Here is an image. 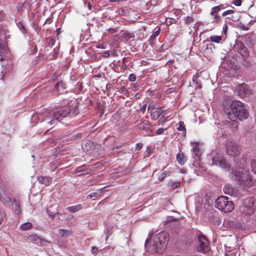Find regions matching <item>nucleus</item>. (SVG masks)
I'll list each match as a JSON object with an SVG mask.
<instances>
[{
    "label": "nucleus",
    "mask_w": 256,
    "mask_h": 256,
    "mask_svg": "<svg viewBox=\"0 0 256 256\" xmlns=\"http://www.w3.org/2000/svg\"><path fill=\"white\" fill-rule=\"evenodd\" d=\"M150 108H151V106L150 105H149L148 106V110H150Z\"/></svg>",
    "instance_id": "nucleus-62"
},
{
    "label": "nucleus",
    "mask_w": 256,
    "mask_h": 256,
    "mask_svg": "<svg viewBox=\"0 0 256 256\" xmlns=\"http://www.w3.org/2000/svg\"><path fill=\"white\" fill-rule=\"evenodd\" d=\"M128 80L131 82H134L136 80V76L134 74H131L128 76Z\"/></svg>",
    "instance_id": "nucleus-38"
},
{
    "label": "nucleus",
    "mask_w": 256,
    "mask_h": 256,
    "mask_svg": "<svg viewBox=\"0 0 256 256\" xmlns=\"http://www.w3.org/2000/svg\"><path fill=\"white\" fill-rule=\"evenodd\" d=\"M143 146L142 143H138L136 144V149L137 150H140Z\"/></svg>",
    "instance_id": "nucleus-47"
},
{
    "label": "nucleus",
    "mask_w": 256,
    "mask_h": 256,
    "mask_svg": "<svg viewBox=\"0 0 256 256\" xmlns=\"http://www.w3.org/2000/svg\"><path fill=\"white\" fill-rule=\"evenodd\" d=\"M72 234V231L70 230L60 229L58 230V234L61 238H66Z\"/></svg>",
    "instance_id": "nucleus-18"
},
{
    "label": "nucleus",
    "mask_w": 256,
    "mask_h": 256,
    "mask_svg": "<svg viewBox=\"0 0 256 256\" xmlns=\"http://www.w3.org/2000/svg\"><path fill=\"white\" fill-rule=\"evenodd\" d=\"M126 58H124L122 59V64H125V62H126Z\"/></svg>",
    "instance_id": "nucleus-59"
},
{
    "label": "nucleus",
    "mask_w": 256,
    "mask_h": 256,
    "mask_svg": "<svg viewBox=\"0 0 256 256\" xmlns=\"http://www.w3.org/2000/svg\"><path fill=\"white\" fill-rule=\"evenodd\" d=\"M176 160L181 165H183L187 160L186 158L184 156V154L182 152H179L176 154Z\"/></svg>",
    "instance_id": "nucleus-19"
},
{
    "label": "nucleus",
    "mask_w": 256,
    "mask_h": 256,
    "mask_svg": "<svg viewBox=\"0 0 256 256\" xmlns=\"http://www.w3.org/2000/svg\"><path fill=\"white\" fill-rule=\"evenodd\" d=\"M83 208H84V206H83L82 204H78L77 205L68 207L66 208V210L68 211H69L70 212L74 213V212H76L78 211L81 210Z\"/></svg>",
    "instance_id": "nucleus-20"
},
{
    "label": "nucleus",
    "mask_w": 256,
    "mask_h": 256,
    "mask_svg": "<svg viewBox=\"0 0 256 256\" xmlns=\"http://www.w3.org/2000/svg\"><path fill=\"white\" fill-rule=\"evenodd\" d=\"M168 241V232H162L156 234L152 238L146 240L145 246L153 252H162L166 250Z\"/></svg>",
    "instance_id": "nucleus-3"
},
{
    "label": "nucleus",
    "mask_w": 256,
    "mask_h": 256,
    "mask_svg": "<svg viewBox=\"0 0 256 256\" xmlns=\"http://www.w3.org/2000/svg\"><path fill=\"white\" fill-rule=\"evenodd\" d=\"M162 110L161 108H152L150 110V113L154 120L158 118L162 114Z\"/></svg>",
    "instance_id": "nucleus-17"
},
{
    "label": "nucleus",
    "mask_w": 256,
    "mask_h": 256,
    "mask_svg": "<svg viewBox=\"0 0 256 256\" xmlns=\"http://www.w3.org/2000/svg\"><path fill=\"white\" fill-rule=\"evenodd\" d=\"M192 151L193 156H194L197 157L200 156V148L197 146H194Z\"/></svg>",
    "instance_id": "nucleus-28"
},
{
    "label": "nucleus",
    "mask_w": 256,
    "mask_h": 256,
    "mask_svg": "<svg viewBox=\"0 0 256 256\" xmlns=\"http://www.w3.org/2000/svg\"><path fill=\"white\" fill-rule=\"evenodd\" d=\"M158 30L154 32V34L151 36L150 38L149 42L150 44H152L155 38L158 36L160 34V28H157Z\"/></svg>",
    "instance_id": "nucleus-24"
},
{
    "label": "nucleus",
    "mask_w": 256,
    "mask_h": 256,
    "mask_svg": "<svg viewBox=\"0 0 256 256\" xmlns=\"http://www.w3.org/2000/svg\"><path fill=\"white\" fill-rule=\"evenodd\" d=\"M164 129L162 128H160L156 130V133L158 134H161L164 132Z\"/></svg>",
    "instance_id": "nucleus-48"
},
{
    "label": "nucleus",
    "mask_w": 256,
    "mask_h": 256,
    "mask_svg": "<svg viewBox=\"0 0 256 256\" xmlns=\"http://www.w3.org/2000/svg\"><path fill=\"white\" fill-rule=\"evenodd\" d=\"M251 166L252 171L254 173H256V160H252L251 161Z\"/></svg>",
    "instance_id": "nucleus-36"
},
{
    "label": "nucleus",
    "mask_w": 256,
    "mask_h": 256,
    "mask_svg": "<svg viewBox=\"0 0 256 256\" xmlns=\"http://www.w3.org/2000/svg\"><path fill=\"white\" fill-rule=\"evenodd\" d=\"M114 70V72H118V66L116 65V64H114V66H113V68H112Z\"/></svg>",
    "instance_id": "nucleus-54"
},
{
    "label": "nucleus",
    "mask_w": 256,
    "mask_h": 256,
    "mask_svg": "<svg viewBox=\"0 0 256 256\" xmlns=\"http://www.w3.org/2000/svg\"><path fill=\"white\" fill-rule=\"evenodd\" d=\"M146 104H144L142 106L141 108H140V111L143 113L144 114L146 112Z\"/></svg>",
    "instance_id": "nucleus-50"
},
{
    "label": "nucleus",
    "mask_w": 256,
    "mask_h": 256,
    "mask_svg": "<svg viewBox=\"0 0 256 256\" xmlns=\"http://www.w3.org/2000/svg\"><path fill=\"white\" fill-rule=\"evenodd\" d=\"M224 8V4H221L219 6L212 8L210 14H212L214 13H218L220 10Z\"/></svg>",
    "instance_id": "nucleus-21"
},
{
    "label": "nucleus",
    "mask_w": 256,
    "mask_h": 256,
    "mask_svg": "<svg viewBox=\"0 0 256 256\" xmlns=\"http://www.w3.org/2000/svg\"><path fill=\"white\" fill-rule=\"evenodd\" d=\"M32 226V224L30 222H28L22 224L20 228L22 230H29Z\"/></svg>",
    "instance_id": "nucleus-29"
},
{
    "label": "nucleus",
    "mask_w": 256,
    "mask_h": 256,
    "mask_svg": "<svg viewBox=\"0 0 256 256\" xmlns=\"http://www.w3.org/2000/svg\"><path fill=\"white\" fill-rule=\"evenodd\" d=\"M223 224L227 228H238V224L237 222L230 219L224 220Z\"/></svg>",
    "instance_id": "nucleus-14"
},
{
    "label": "nucleus",
    "mask_w": 256,
    "mask_h": 256,
    "mask_svg": "<svg viewBox=\"0 0 256 256\" xmlns=\"http://www.w3.org/2000/svg\"><path fill=\"white\" fill-rule=\"evenodd\" d=\"M66 88V84L63 81H60L56 84L53 91L57 92L58 94H62V91Z\"/></svg>",
    "instance_id": "nucleus-13"
},
{
    "label": "nucleus",
    "mask_w": 256,
    "mask_h": 256,
    "mask_svg": "<svg viewBox=\"0 0 256 256\" xmlns=\"http://www.w3.org/2000/svg\"><path fill=\"white\" fill-rule=\"evenodd\" d=\"M196 84L198 85L196 86V88H202L201 86L199 85L197 82Z\"/></svg>",
    "instance_id": "nucleus-60"
},
{
    "label": "nucleus",
    "mask_w": 256,
    "mask_h": 256,
    "mask_svg": "<svg viewBox=\"0 0 256 256\" xmlns=\"http://www.w3.org/2000/svg\"><path fill=\"white\" fill-rule=\"evenodd\" d=\"M234 12V10H226V11L222 13V16H227L228 14H232Z\"/></svg>",
    "instance_id": "nucleus-42"
},
{
    "label": "nucleus",
    "mask_w": 256,
    "mask_h": 256,
    "mask_svg": "<svg viewBox=\"0 0 256 256\" xmlns=\"http://www.w3.org/2000/svg\"><path fill=\"white\" fill-rule=\"evenodd\" d=\"M212 16V22H218L220 20V16L218 15V13H214L212 14H210Z\"/></svg>",
    "instance_id": "nucleus-30"
},
{
    "label": "nucleus",
    "mask_w": 256,
    "mask_h": 256,
    "mask_svg": "<svg viewBox=\"0 0 256 256\" xmlns=\"http://www.w3.org/2000/svg\"><path fill=\"white\" fill-rule=\"evenodd\" d=\"M91 252L93 254L96 256L98 252V248L96 247V246L92 247V250H91Z\"/></svg>",
    "instance_id": "nucleus-41"
},
{
    "label": "nucleus",
    "mask_w": 256,
    "mask_h": 256,
    "mask_svg": "<svg viewBox=\"0 0 256 256\" xmlns=\"http://www.w3.org/2000/svg\"><path fill=\"white\" fill-rule=\"evenodd\" d=\"M122 38L127 41L133 37L132 34L128 32H124L121 36Z\"/></svg>",
    "instance_id": "nucleus-25"
},
{
    "label": "nucleus",
    "mask_w": 256,
    "mask_h": 256,
    "mask_svg": "<svg viewBox=\"0 0 256 256\" xmlns=\"http://www.w3.org/2000/svg\"><path fill=\"white\" fill-rule=\"evenodd\" d=\"M99 196V194L97 192H94L91 194H89L88 197L90 198H96Z\"/></svg>",
    "instance_id": "nucleus-43"
},
{
    "label": "nucleus",
    "mask_w": 256,
    "mask_h": 256,
    "mask_svg": "<svg viewBox=\"0 0 256 256\" xmlns=\"http://www.w3.org/2000/svg\"><path fill=\"white\" fill-rule=\"evenodd\" d=\"M228 26L226 25V24H225L224 26L223 27V28H222V32L226 34V32H227V29H228Z\"/></svg>",
    "instance_id": "nucleus-51"
},
{
    "label": "nucleus",
    "mask_w": 256,
    "mask_h": 256,
    "mask_svg": "<svg viewBox=\"0 0 256 256\" xmlns=\"http://www.w3.org/2000/svg\"><path fill=\"white\" fill-rule=\"evenodd\" d=\"M226 152L228 154L232 156H238L240 154L237 145L232 142L228 143L226 146Z\"/></svg>",
    "instance_id": "nucleus-10"
},
{
    "label": "nucleus",
    "mask_w": 256,
    "mask_h": 256,
    "mask_svg": "<svg viewBox=\"0 0 256 256\" xmlns=\"http://www.w3.org/2000/svg\"><path fill=\"white\" fill-rule=\"evenodd\" d=\"M37 180L40 184L46 186L51 184L52 178L47 176H39L37 177Z\"/></svg>",
    "instance_id": "nucleus-16"
},
{
    "label": "nucleus",
    "mask_w": 256,
    "mask_h": 256,
    "mask_svg": "<svg viewBox=\"0 0 256 256\" xmlns=\"http://www.w3.org/2000/svg\"><path fill=\"white\" fill-rule=\"evenodd\" d=\"M46 212L47 214H48V215L51 217L52 218H54L56 215L58 214L56 212H52L50 210L49 208H47L46 209Z\"/></svg>",
    "instance_id": "nucleus-35"
},
{
    "label": "nucleus",
    "mask_w": 256,
    "mask_h": 256,
    "mask_svg": "<svg viewBox=\"0 0 256 256\" xmlns=\"http://www.w3.org/2000/svg\"><path fill=\"white\" fill-rule=\"evenodd\" d=\"M26 240L36 244H40L42 242V239L36 234H32L27 236Z\"/></svg>",
    "instance_id": "nucleus-15"
},
{
    "label": "nucleus",
    "mask_w": 256,
    "mask_h": 256,
    "mask_svg": "<svg viewBox=\"0 0 256 256\" xmlns=\"http://www.w3.org/2000/svg\"><path fill=\"white\" fill-rule=\"evenodd\" d=\"M210 40L216 43H220L222 40V37L218 36H212L210 38Z\"/></svg>",
    "instance_id": "nucleus-22"
},
{
    "label": "nucleus",
    "mask_w": 256,
    "mask_h": 256,
    "mask_svg": "<svg viewBox=\"0 0 256 256\" xmlns=\"http://www.w3.org/2000/svg\"><path fill=\"white\" fill-rule=\"evenodd\" d=\"M224 194L232 196H236L238 194L237 189L233 188L230 184H226L224 188Z\"/></svg>",
    "instance_id": "nucleus-12"
},
{
    "label": "nucleus",
    "mask_w": 256,
    "mask_h": 256,
    "mask_svg": "<svg viewBox=\"0 0 256 256\" xmlns=\"http://www.w3.org/2000/svg\"><path fill=\"white\" fill-rule=\"evenodd\" d=\"M88 7L89 10H91L92 4L90 2L88 4Z\"/></svg>",
    "instance_id": "nucleus-56"
},
{
    "label": "nucleus",
    "mask_w": 256,
    "mask_h": 256,
    "mask_svg": "<svg viewBox=\"0 0 256 256\" xmlns=\"http://www.w3.org/2000/svg\"><path fill=\"white\" fill-rule=\"evenodd\" d=\"M122 68L125 69L126 68V66L124 64H122Z\"/></svg>",
    "instance_id": "nucleus-57"
},
{
    "label": "nucleus",
    "mask_w": 256,
    "mask_h": 256,
    "mask_svg": "<svg viewBox=\"0 0 256 256\" xmlns=\"http://www.w3.org/2000/svg\"><path fill=\"white\" fill-rule=\"evenodd\" d=\"M215 202L216 207L224 212H230L234 208V202L229 200L227 196H220L216 200Z\"/></svg>",
    "instance_id": "nucleus-5"
},
{
    "label": "nucleus",
    "mask_w": 256,
    "mask_h": 256,
    "mask_svg": "<svg viewBox=\"0 0 256 256\" xmlns=\"http://www.w3.org/2000/svg\"><path fill=\"white\" fill-rule=\"evenodd\" d=\"M240 28L241 29L244 30H248V27L247 26H246L244 24H242V26H240Z\"/></svg>",
    "instance_id": "nucleus-52"
},
{
    "label": "nucleus",
    "mask_w": 256,
    "mask_h": 256,
    "mask_svg": "<svg viewBox=\"0 0 256 256\" xmlns=\"http://www.w3.org/2000/svg\"><path fill=\"white\" fill-rule=\"evenodd\" d=\"M18 28H20V30H21V32H22V33H25L26 32V28H24V24H22V22H19L18 24Z\"/></svg>",
    "instance_id": "nucleus-34"
},
{
    "label": "nucleus",
    "mask_w": 256,
    "mask_h": 256,
    "mask_svg": "<svg viewBox=\"0 0 256 256\" xmlns=\"http://www.w3.org/2000/svg\"><path fill=\"white\" fill-rule=\"evenodd\" d=\"M178 130L179 131L182 132V134L184 135H185V134L186 133V128L184 126V124L183 122L180 121L179 122V125H178Z\"/></svg>",
    "instance_id": "nucleus-26"
},
{
    "label": "nucleus",
    "mask_w": 256,
    "mask_h": 256,
    "mask_svg": "<svg viewBox=\"0 0 256 256\" xmlns=\"http://www.w3.org/2000/svg\"><path fill=\"white\" fill-rule=\"evenodd\" d=\"M71 110L72 109L70 106H66L54 111L52 114H54V118H55L56 122H61L64 118L68 117Z\"/></svg>",
    "instance_id": "nucleus-7"
},
{
    "label": "nucleus",
    "mask_w": 256,
    "mask_h": 256,
    "mask_svg": "<svg viewBox=\"0 0 256 256\" xmlns=\"http://www.w3.org/2000/svg\"><path fill=\"white\" fill-rule=\"evenodd\" d=\"M149 127V124L148 121L142 122L138 125V128L142 130H146Z\"/></svg>",
    "instance_id": "nucleus-27"
},
{
    "label": "nucleus",
    "mask_w": 256,
    "mask_h": 256,
    "mask_svg": "<svg viewBox=\"0 0 256 256\" xmlns=\"http://www.w3.org/2000/svg\"><path fill=\"white\" fill-rule=\"evenodd\" d=\"M236 92L240 98H243L248 96L251 93V90L248 86L244 84L238 85L236 86Z\"/></svg>",
    "instance_id": "nucleus-9"
},
{
    "label": "nucleus",
    "mask_w": 256,
    "mask_h": 256,
    "mask_svg": "<svg viewBox=\"0 0 256 256\" xmlns=\"http://www.w3.org/2000/svg\"><path fill=\"white\" fill-rule=\"evenodd\" d=\"M76 171L78 172H84V167L82 166L77 168Z\"/></svg>",
    "instance_id": "nucleus-49"
},
{
    "label": "nucleus",
    "mask_w": 256,
    "mask_h": 256,
    "mask_svg": "<svg viewBox=\"0 0 256 256\" xmlns=\"http://www.w3.org/2000/svg\"><path fill=\"white\" fill-rule=\"evenodd\" d=\"M255 200L253 198H248L244 201L240 207V212L244 217L251 216L256 210Z\"/></svg>",
    "instance_id": "nucleus-4"
},
{
    "label": "nucleus",
    "mask_w": 256,
    "mask_h": 256,
    "mask_svg": "<svg viewBox=\"0 0 256 256\" xmlns=\"http://www.w3.org/2000/svg\"><path fill=\"white\" fill-rule=\"evenodd\" d=\"M82 136V133H78L76 134H74L72 135L71 137H70V140H76V139H78V138H81Z\"/></svg>",
    "instance_id": "nucleus-33"
},
{
    "label": "nucleus",
    "mask_w": 256,
    "mask_h": 256,
    "mask_svg": "<svg viewBox=\"0 0 256 256\" xmlns=\"http://www.w3.org/2000/svg\"><path fill=\"white\" fill-rule=\"evenodd\" d=\"M212 161L214 164L220 166L226 171L229 170L230 166L220 154H216L212 158Z\"/></svg>",
    "instance_id": "nucleus-8"
},
{
    "label": "nucleus",
    "mask_w": 256,
    "mask_h": 256,
    "mask_svg": "<svg viewBox=\"0 0 256 256\" xmlns=\"http://www.w3.org/2000/svg\"><path fill=\"white\" fill-rule=\"evenodd\" d=\"M14 205H15V210L16 211H17L18 213L20 212V203L15 200L14 201Z\"/></svg>",
    "instance_id": "nucleus-40"
},
{
    "label": "nucleus",
    "mask_w": 256,
    "mask_h": 256,
    "mask_svg": "<svg viewBox=\"0 0 256 256\" xmlns=\"http://www.w3.org/2000/svg\"><path fill=\"white\" fill-rule=\"evenodd\" d=\"M184 21H185V22L186 24H190V23L194 22V20L192 16H187L185 18H184Z\"/></svg>",
    "instance_id": "nucleus-32"
},
{
    "label": "nucleus",
    "mask_w": 256,
    "mask_h": 256,
    "mask_svg": "<svg viewBox=\"0 0 256 256\" xmlns=\"http://www.w3.org/2000/svg\"><path fill=\"white\" fill-rule=\"evenodd\" d=\"M52 18H48L46 20L45 23L50 24L52 23Z\"/></svg>",
    "instance_id": "nucleus-53"
},
{
    "label": "nucleus",
    "mask_w": 256,
    "mask_h": 256,
    "mask_svg": "<svg viewBox=\"0 0 256 256\" xmlns=\"http://www.w3.org/2000/svg\"><path fill=\"white\" fill-rule=\"evenodd\" d=\"M224 112L232 121V125L236 128L238 122L235 119L242 120L247 118L248 112L244 108L243 104L239 100H234L228 108H224Z\"/></svg>",
    "instance_id": "nucleus-2"
},
{
    "label": "nucleus",
    "mask_w": 256,
    "mask_h": 256,
    "mask_svg": "<svg viewBox=\"0 0 256 256\" xmlns=\"http://www.w3.org/2000/svg\"><path fill=\"white\" fill-rule=\"evenodd\" d=\"M43 120L46 122V123H50V126H46L47 130L44 132V134L47 133L49 130L52 128V126H54L57 124L55 118H54V114H52L46 115Z\"/></svg>",
    "instance_id": "nucleus-11"
},
{
    "label": "nucleus",
    "mask_w": 256,
    "mask_h": 256,
    "mask_svg": "<svg viewBox=\"0 0 256 256\" xmlns=\"http://www.w3.org/2000/svg\"><path fill=\"white\" fill-rule=\"evenodd\" d=\"M108 31L110 32L111 33H113L114 32V30L112 28H110L108 30Z\"/></svg>",
    "instance_id": "nucleus-58"
},
{
    "label": "nucleus",
    "mask_w": 256,
    "mask_h": 256,
    "mask_svg": "<svg viewBox=\"0 0 256 256\" xmlns=\"http://www.w3.org/2000/svg\"><path fill=\"white\" fill-rule=\"evenodd\" d=\"M180 186V182H174L172 185V187L173 188H176L179 187Z\"/></svg>",
    "instance_id": "nucleus-44"
},
{
    "label": "nucleus",
    "mask_w": 256,
    "mask_h": 256,
    "mask_svg": "<svg viewBox=\"0 0 256 256\" xmlns=\"http://www.w3.org/2000/svg\"><path fill=\"white\" fill-rule=\"evenodd\" d=\"M236 163V170H232L230 176L231 178L236 182L239 184H244L247 186H251L254 183L252 176L248 170L244 168V160L234 159Z\"/></svg>",
    "instance_id": "nucleus-1"
},
{
    "label": "nucleus",
    "mask_w": 256,
    "mask_h": 256,
    "mask_svg": "<svg viewBox=\"0 0 256 256\" xmlns=\"http://www.w3.org/2000/svg\"><path fill=\"white\" fill-rule=\"evenodd\" d=\"M7 48L6 44L4 42L0 40V51H5Z\"/></svg>",
    "instance_id": "nucleus-31"
},
{
    "label": "nucleus",
    "mask_w": 256,
    "mask_h": 256,
    "mask_svg": "<svg viewBox=\"0 0 256 256\" xmlns=\"http://www.w3.org/2000/svg\"><path fill=\"white\" fill-rule=\"evenodd\" d=\"M94 150V151L96 150V152H98V154H102L103 152V149L100 145L96 146V147Z\"/></svg>",
    "instance_id": "nucleus-37"
},
{
    "label": "nucleus",
    "mask_w": 256,
    "mask_h": 256,
    "mask_svg": "<svg viewBox=\"0 0 256 256\" xmlns=\"http://www.w3.org/2000/svg\"><path fill=\"white\" fill-rule=\"evenodd\" d=\"M121 90L123 92L125 90V88L124 86H122L121 88Z\"/></svg>",
    "instance_id": "nucleus-61"
},
{
    "label": "nucleus",
    "mask_w": 256,
    "mask_h": 256,
    "mask_svg": "<svg viewBox=\"0 0 256 256\" xmlns=\"http://www.w3.org/2000/svg\"><path fill=\"white\" fill-rule=\"evenodd\" d=\"M70 108L72 109L71 111H72V113L74 115H76L77 114H78L79 111H78V108L77 106H74V108Z\"/></svg>",
    "instance_id": "nucleus-39"
},
{
    "label": "nucleus",
    "mask_w": 256,
    "mask_h": 256,
    "mask_svg": "<svg viewBox=\"0 0 256 256\" xmlns=\"http://www.w3.org/2000/svg\"><path fill=\"white\" fill-rule=\"evenodd\" d=\"M198 240L196 250L204 254L209 252L210 250V242L206 236L203 234H199L198 236Z\"/></svg>",
    "instance_id": "nucleus-6"
},
{
    "label": "nucleus",
    "mask_w": 256,
    "mask_h": 256,
    "mask_svg": "<svg viewBox=\"0 0 256 256\" xmlns=\"http://www.w3.org/2000/svg\"><path fill=\"white\" fill-rule=\"evenodd\" d=\"M50 126V123H46V122L42 120V126L47 129L46 126Z\"/></svg>",
    "instance_id": "nucleus-45"
},
{
    "label": "nucleus",
    "mask_w": 256,
    "mask_h": 256,
    "mask_svg": "<svg viewBox=\"0 0 256 256\" xmlns=\"http://www.w3.org/2000/svg\"><path fill=\"white\" fill-rule=\"evenodd\" d=\"M180 171L181 173H186V170L184 168H181L180 170Z\"/></svg>",
    "instance_id": "nucleus-55"
},
{
    "label": "nucleus",
    "mask_w": 256,
    "mask_h": 256,
    "mask_svg": "<svg viewBox=\"0 0 256 256\" xmlns=\"http://www.w3.org/2000/svg\"><path fill=\"white\" fill-rule=\"evenodd\" d=\"M234 4L236 6H240L242 4V0H234Z\"/></svg>",
    "instance_id": "nucleus-46"
},
{
    "label": "nucleus",
    "mask_w": 256,
    "mask_h": 256,
    "mask_svg": "<svg viewBox=\"0 0 256 256\" xmlns=\"http://www.w3.org/2000/svg\"><path fill=\"white\" fill-rule=\"evenodd\" d=\"M239 52L242 55V56L244 58L248 57L250 54L248 49L245 47L240 49Z\"/></svg>",
    "instance_id": "nucleus-23"
}]
</instances>
